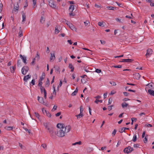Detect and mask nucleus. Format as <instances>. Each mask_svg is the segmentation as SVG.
I'll list each match as a JSON object with an SVG mask.
<instances>
[{"label": "nucleus", "instance_id": "nucleus-1", "mask_svg": "<svg viewBox=\"0 0 154 154\" xmlns=\"http://www.w3.org/2000/svg\"><path fill=\"white\" fill-rule=\"evenodd\" d=\"M71 127L68 125L65 127V128H63L62 129L57 130L56 135L59 137H63L65 135V133L68 132L70 131Z\"/></svg>", "mask_w": 154, "mask_h": 154}, {"label": "nucleus", "instance_id": "nucleus-2", "mask_svg": "<svg viewBox=\"0 0 154 154\" xmlns=\"http://www.w3.org/2000/svg\"><path fill=\"white\" fill-rule=\"evenodd\" d=\"M29 70V68L27 66H24L21 69V72L23 74L25 75Z\"/></svg>", "mask_w": 154, "mask_h": 154}, {"label": "nucleus", "instance_id": "nucleus-3", "mask_svg": "<svg viewBox=\"0 0 154 154\" xmlns=\"http://www.w3.org/2000/svg\"><path fill=\"white\" fill-rule=\"evenodd\" d=\"M133 150L134 149L132 147H131L130 146H128L125 148L124 150V152L125 153H128Z\"/></svg>", "mask_w": 154, "mask_h": 154}, {"label": "nucleus", "instance_id": "nucleus-4", "mask_svg": "<svg viewBox=\"0 0 154 154\" xmlns=\"http://www.w3.org/2000/svg\"><path fill=\"white\" fill-rule=\"evenodd\" d=\"M49 5L51 8H55L56 5L55 4V2L53 0H50L49 1Z\"/></svg>", "mask_w": 154, "mask_h": 154}, {"label": "nucleus", "instance_id": "nucleus-5", "mask_svg": "<svg viewBox=\"0 0 154 154\" xmlns=\"http://www.w3.org/2000/svg\"><path fill=\"white\" fill-rule=\"evenodd\" d=\"M40 89L41 90V92L42 93L43 91H44V97L45 99H46L47 97V92L46 90L42 86H41V87H40Z\"/></svg>", "mask_w": 154, "mask_h": 154}, {"label": "nucleus", "instance_id": "nucleus-6", "mask_svg": "<svg viewBox=\"0 0 154 154\" xmlns=\"http://www.w3.org/2000/svg\"><path fill=\"white\" fill-rule=\"evenodd\" d=\"M57 131L55 129H54L50 133V136L53 139H55L56 138V135Z\"/></svg>", "mask_w": 154, "mask_h": 154}, {"label": "nucleus", "instance_id": "nucleus-7", "mask_svg": "<svg viewBox=\"0 0 154 154\" xmlns=\"http://www.w3.org/2000/svg\"><path fill=\"white\" fill-rule=\"evenodd\" d=\"M66 24L69 26L70 29L72 30L75 31L76 30V28L75 27V26L72 25V23H67V22H66Z\"/></svg>", "mask_w": 154, "mask_h": 154}, {"label": "nucleus", "instance_id": "nucleus-8", "mask_svg": "<svg viewBox=\"0 0 154 154\" xmlns=\"http://www.w3.org/2000/svg\"><path fill=\"white\" fill-rule=\"evenodd\" d=\"M38 100L39 102L41 103H42L45 105H46V104L44 101L43 98L42 97H40L39 96L38 97Z\"/></svg>", "mask_w": 154, "mask_h": 154}, {"label": "nucleus", "instance_id": "nucleus-9", "mask_svg": "<svg viewBox=\"0 0 154 154\" xmlns=\"http://www.w3.org/2000/svg\"><path fill=\"white\" fill-rule=\"evenodd\" d=\"M17 7H16V8H15V7H14L12 11V13L15 14H16L17 13L19 8V5H17Z\"/></svg>", "mask_w": 154, "mask_h": 154}, {"label": "nucleus", "instance_id": "nucleus-10", "mask_svg": "<svg viewBox=\"0 0 154 154\" xmlns=\"http://www.w3.org/2000/svg\"><path fill=\"white\" fill-rule=\"evenodd\" d=\"M55 59V57L54 53H51V56L50 57V61H53Z\"/></svg>", "mask_w": 154, "mask_h": 154}, {"label": "nucleus", "instance_id": "nucleus-11", "mask_svg": "<svg viewBox=\"0 0 154 154\" xmlns=\"http://www.w3.org/2000/svg\"><path fill=\"white\" fill-rule=\"evenodd\" d=\"M152 51L151 49L149 48L148 49L146 56L147 57L148 56H150L152 54Z\"/></svg>", "mask_w": 154, "mask_h": 154}, {"label": "nucleus", "instance_id": "nucleus-12", "mask_svg": "<svg viewBox=\"0 0 154 154\" xmlns=\"http://www.w3.org/2000/svg\"><path fill=\"white\" fill-rule=\"evenodd\" d=\"M42 111L43 113H44V111H45V112L46 114V115L48 117H50L51 116V113H49L48 111H47L45 109L44 110L43 109H42Z\"/></svg>", "mask_w": 154, "mask_h": 154}, {"label": "nucleus", "instance_id": "nucleus-13", "mask_svg": "<svg viewBox=\"0 0 154 154\" xmlns=\"http://www.w3.org/2000/svg\"><path fill=\"white\" fill-rule=\"evenodd\" d=\"M31 75H29V74L28 75H26L23 78V80L26 82H27V80L30 78H31Z\"/></svg>", "mask_w": 154, "mask_h": 154}, {"label": "nucleus", "instance_id": "nucleus-14", "mask_svg": "<svg viewBox=\"0 0 154 154\" xmlns=\"http://www.w3.org/2000/svg\"><path fill=\"white\" fill-rule=\"evenodd\" d=\"M64 125L62 124L58 123L57 125V128H60V129H62L63 128H65V126H63Z\"/></svg>", "mask_w": 154, "mask_h": 154}, {"label": "nucleus", "instance_id": "nucleus-15", "mask_svg": "<svg viewBox=\"0 0 154 154\" xmlns=\"http://www.w3.org/2000/svg\"><path fill=\"white\" fill-rule=\"evenodd\" d=\"M133 60L130 59H123L122 61H120V62H131Z\"/></svg>", "mask_w": 154, "mask_h": 154}, {"label": "nucleus", "instance_id": "nucleus-16", "mask_svg": "<svg viewBox=\"0 0 154 154\" xmlns=\"http://www.w3.org/2000/svg\"><path fill=\"white\" fill-rule=\"evenodd\" d=\"M75 5H70L69 8V10L70 12H72L74 9Z\"/></svg>", "mask_w": 154, "mask_h": 154}, {"label": "nucleus", "instance_id": "nucleus-17", "mask_svg": "<svg viewBox=\"0 0 154 154\" xmlns=\"http://www.w3.org/2000/svg\"><path fill=\"white\" fill-rule=\"evenodd\" d=\"M140 76V75L139 73H136L134 74V77L136 79H139Z\"/></svg>", "mask_w": 154, "mask_h": 154}, {"label": "nucleus", "instance_id": "nucleus-18", "mask_svg": "<svg viewBox=\"0 0 154 154\" xmlns=\"http://www.w3.org/2000/svg\"><path fill=\"white\" fill-rule=\"evenodd\" d=\"M68 67L69 69H71V72H73L74 71V68L72 63H69V64Z\"/></svg>", "mask_w": 154, "mask_h": 154}, {"label": "nucleus", "instance_id": "nucleus-19", "mask_svg": "<svg viewBox=\"0 0 154 154\" xmlns=\"http://www.w3.org/2000/svg\"><path fill=\"white\" fill-rule=\"evenodd\" d=\"M22 22H24L26 21V16L25 13H24L23 11L22 12Z\"/></svg>", "mask_w": 154, "mask_h": 154}, {"label": "nucleus", "instance_id": "nucleus-20", "mask_svg": "<svg viewBox=\"0 0 154 154\" xmlns=\"http://www.w3.org/2000/svg\"><path fill=\"white\" fill-rule=\"evenodd\" d=\"M121 105L123 109H125L127 107V106L128 105V104L125 102H124Z\"/></svg>", "mask_w": 154, "mask_h": 154}, {"label": "nucleus", "instance_id": "nucleus-21", "mask_svg": "<svg viewBox=\"0 0 154 154\" xmlns=\"http://www.w3.org/2000/svg\"><path fill=\"white\" fill-rule=\"evenodd\" d=\"M22 63L20 60L18 59L17 61V66L19 67H21L22 66Z\"/></svg>", "mask_w": 154, "mask_h": 154}, {"label": "nucleus", "instance_id": "nucleus-22", "mask_svg": "<svg viewBox=\"0 0 154 154\" xmlns=\"http://www.w3.org/2000/svg\"><path fill=\"white\" fill-rule=\"evenodd\" d=\"M129 128H122L119 130V132L120 133H122L123 132H125V131L126 130H129Z\"/></svg>", "mask_w": 154, "mask_h": 154}, {"label": "nucleus", "instance_id": "nucleus-23", "mask_svg": "<svg viewBox=\"0 0 154 154\" xmlns=\"http://www.w3.org/2000/svg\"><path fill=\"white\" fill-rule=\"evenodd\" d=\"M148 92L150 94L154 96V91L151 89H149L148 90Z\"/></svg>", "mask_w": 154, "mask_h": 154}, {"label": "nucleus", "instance_id": "nucleus-24", "mask_svg": "<svg viewBox=\"0 0 154 154\" xmlns=\"http://www.w3.org/2000/svg\"><path fill=\"white\" fill-rule=\"evenodd\" d=\"M148 86L149 88H152L154 89V84L153 83H149L148 85Z\"/></svg>", "mask_w": 154, "mask_h": 154}, {"label": "nucleus", "instance_id": "nucleus-25", "mask_svg": "<svg viewBox=\"0 0 154 154\" xmlns=\"http://www.w3.org/2000/svg\"><path fill=\"white\" fill-rule=\"evenodd\" d=\"M39 55L38 54V52H37L36 55L35 57L34 58V59H35V60H36L37 61H38V60L39 59Z\"/></svg>", "mask_w": 154, "mask_h": 154}, {"label": "nucleus", "instance_id": "nucleus-26", "mask_svg": "<svg viewBox=\"0 0 154 154\" xmlns=\"http://www.w3.org/2000/svg\"><path fill=\"white\" fill-rule=\"evenodd\" d=\"M47 130L50 133L52 131H53L54 129L53 128V127H51L48 128H47Z\"/></svg>", "mask_w": 154, "mask_h": 154}, {"label": "nucleus", "instance_id": "nucleus-27", "mask_svg": "<svg viewBox=\"0 0 154 154\" xmlns=\"http://www.w3.org/2000/svg\"><path fill=\"white\" fill-rule=\"evenodd\" d=\"M78 88H76L75 90L71 94V95L72 96L75 95L78 92Z\"/></svg>", "mask_w": 154, "mask_h": 154}, {"label": "nucleus", "instance_id": "nucleus-28", "mask_svg": "<svg viewBox=\"0 0 154 154\" xmlns=\"http://www.w3.org/2000/svg\"><path fill=\"white\" fill-rule=\"evenodd\" d=\"M107 8L109 10H115L116 9V7H113L112 6L107 7Z\"/></svg>", "mask_w": 154, "mask_h": 154}, {"label": "nucleus", "instance_id": "nucleus-29", "mask_svg": "<svg viewBox=\"0 0 154 154\" xmlns=\"http://www.w3.org/2000/svg\"><path fill=\"white\" fill-rule=\"evenodd\" d=\"M19 36L20 37L23 35L22 31L21 30V27L19 28Z\"/></svg>", "mask_w": 154, "mask_h": 154}, {"label": "nucleus", "instance_id": "nucleus-30", "mask_svg": "<svg viewBox=\"0 0 154 154\" xmlns=\"http://www.w3.org/2000/svg\"><path fill=\"white\" fill-rule=\"evenodd\" d=\"M62 82L61 80H60V83L57 88V91H59V88L60 87L62 86Z\"/></svg>", "mask_w": 154, "mask_h": 154}, {"label": "nucleus", "instance_id": "nucleus-31", "mask_svg": "<svg viewBox=\"0 0 154 154\" xmlns=\"http://www.w3.org/2000/svg\"><path fill=\"white\" fill-rule=\"evenodd\" d=\"M43 125L45 127V128L47 129V128H49V127H48V125L49 124V123H47V122H44L43 123Z\"/></svg>", "mask_w": 154, "mask_h": 154}, {"label": "nucleus", "instance_id": "nucleus-32", "mask_svg": "<svg viewBox=\"0 0 154 154\" xmlns=\"http://www.w3.org/2000/svg\"><path fill=\"white\" fill-rule=\"evenodd\" d=\"M16 67L15 66L14 67H10V70L11 72V73H13L14 72V70L15 69Z\"/></svg>", "mask_w": 154, "mask_h": 154}, {"label": "nucleus", "instance_id": "nucleus-33", "mask_svg": "<svg viewBox=\"0 0 154 154\" xmlns=\"http://www.w3.org/2000/svg\"><path fill=\"white\" fill-rule=\"evenodd\" d=\"M83 116V113H80L78 115H76V116L77 117V118H80L82 117V116Z\"/></svg>", "mask_w": 154, "mask_h": 154}, {"label": "nucleus", "instance_id": "nucleus-34", "mask_svg": "<svg viewBox=\"0 0 154 154\" xmlns=\"http://www.w3.org/2000/svg\"><path fill=\"white\" fill-rule=\"evenodd\" d=\"M33 2V8L34 9L35 8V6L36 4V0H32Z\"/></svg>", "mask_w": 154, "mask_h": 154}, {"label": "nucleus", "instance_id": "nucleus-35", "mask_svg": "<svg viewBox=\"0 0 154 154\" xmlns=\"http://www.w3.org/2000/svg\"><path fill=\"white\" fill-rule=\"evenodd\" d=\"M5 128L8 130H11L13 128V127L11 126H6Z\"/></svg>", "mask_w": 154, "mask_h": 154}, {"label": "nucleus", "instance_id": "nucleus-36", "mask_svg": "<svg viewBox=\"0 0 154 154\" xmlns=\"http://www.w3.org/2000/svg\"><path fill=\"white\" fill-rule=\"evenodd\" d=\"M41 146H42L43 148L45 149H47V145L46 144H45V143L42 144L41 145Z\"/></svg>", "mask_w": 154, "mask_h": 154}, {"label": "nucleus", "instance_id": "nucleus-37", "mask_svg": "<svg viewBox=\"0 0 154 154\" xmlns=\"http://www.w3.org/2000/svg\"><path fill=\"white\" fill-rule=\"evenodd\" d=\"M40 21L41 23H44L45 21V18H43L42 17L41 18Z\"/></svg>", "mask_w": 154, "mask_h": 154}, {"label": "nucleus", "instance_id": "nucleus-38", "mask_svg": "<svg viewBox=\"0 0 154 154\" xmlns=\"http://www.w3.org/2000/svg\"><path fill=\"white\" fill-rule=\"evenodd\" d=\"M132 140L134 142H135L136 141V140H137V136H136V134H134V135Z\"/></svg>", "mask_w": 154, "mask_h": 154}, {"label": "nucleus", "instance_id": "nucleus-39", "mask_svg": "<svg viewBox=\"0 0 154 154\" xmlns=\"http://www.w3.org/2000/svg\"><path fill=\"white\" fill-rule=\"evenodd\" d=\"M82 143V142L81 141H79L78 142H76L75 143H73L72 144V145H75L77 144H78L79 145H81Z\"/></svg>", "mask_w": 154, "mask_h": 154}, {"label": "nucleus", "instance_id": "nucleus-40", "mask_svg": "<svg viewBox=\"0 0 154 154\" xmlns=\"http://www.w3.org/2000/svg\"><path fill=\"white\" fill-rule=\"evenodd\" d=\"M98 25L100 26L103 27L104 26L103 25V22H99L98 23Z\"/></svg>", "mask_w": 154, "mask_h": 154}, {"label": "nucleus", "instance_id": "nucleus-41", "mask_svg": "<svg viewBox=\"0 0 154 154\" xmlns=\"http://www.w3.org/2000/svg\"><path fill=\"white\" fill-rule=\"evenodd\" d=\"M23 62L25 64H26L27 63L26 62V57H24L21 59Z\"/></svg>", "mask_w": 154, "mask_h": 154}, {"label": "nucleus", "instance_id": "nucleus-42", "mask_svg": "<svg viewBox=\"0 0 154 154\" xmlns=\"http://www.w3.org/2000/svg\"><path fill=\"white\" fill-rule=\"evenodd\" d=\"M55 31V33L56 34H58L59 32L60 31L58 29V28L57 26L56 27Z\"/></svg>", "mask_w": 154, "mask_h": 154}, {"label": "nucleus", "instance_id": "nucleus-43", "mask_svg": "<svg viewBox=\"0 0 154 154\" xmlns=\"http://www.w3.org/2000/svg\"><path fill=\"white\" fill-rule=\"evenodd\" d=\"M100 102L101 103L102 102V100H98L96 99L94 101V103H96L97 104H98V103Z\"/></svg>", "mask_w": 154, "mask_h": 154}, {"label": "nucleus", "instance_id": "nucleus-44", "mask_svg": "<svg viewBox=\"0 0 154 154\" xmlns=\"http://www.w3.org/2000/svg\"><path fill=\"white\" fill-rule=\"evenodd\" d=\"M35 116L38 118V119H39L40 115L37 112H35Z\"/></svg>", "mask_w": 154, "mask_h": 154}, {"label": "nucleus", "instance_id": "nucleus-45", "mask_svg": "<svg viewBox=\"0 0 154 154\" xmlns=\"http://www.w3.org/2000/svg\"><path fill=\"white\" fill-rule=\"evenodd\" d=\"M46 85L47 86V87H48L50 85V81L48 78L47 79V81L46 82Z\"/></svg>", "mask_w": 154, "mask_h": 154}, {"label": "nucleus", "instance_id": "nucleus-46", "mask_svg": "<svg viewBox=\"0 0 154 154\" xmlns=\"http://www.w3.org/2000/svg\"><path fill=\"white\" fill-rule=\"evenodd\" d=\"M85 25V26H87L88 24H89L90 22L88 20H87L85 22H84Z\"/></svg>", "mask_w": 154, "mask_h": 154}, {"label": "nucleus", "instance_id": "nucleus-47", "mask_svg": "<svg viewBox=\"0 0 154 154\" xmlns=\"http://www.w3.org/2000/svg\"><path fill=\"white\" fill-rule=\"evenodd\" d=\"M137 120V119L136 118H132L131 119V125H133V122H134V120Z\"/></svg>", "mask_w": 154, "mask_h": 154}, {"label": "nucleus", "instance_id": "nucleus-48", "mask_svg": "<svg viewBox=\"0 0 154 154\" xmlns=\"http://www.w3.org/2000/svg\"><path fill=\"white\" fill-rule=\"evenodd\" d=\"M35 59L33 58L32 59V62L30 64L32 65H34L35 64Z\"/></svg>", "mask_w": 154, "mask_h": 154}, {"label": "nucleus", "instance_id": "nucleus-49", "mask_svg": "<svg viewBox=\"0 0 154 154\" xmlns=\"http://www.w3.org/2000/svg\"><path fill=\"white\" fill-rule=\"evenodd\" d=\"M109 83L112 86H115L116 85V83L114 82H110Z\"/></svg>", "mask_w": 154, "mask_h": 154}, {"label": "nucleus", "instance_id": "nucleus-50", "mask_svg": "<svg viewBox=\"0 0 154 154\" xmlns=\"http://www.w3.org/2000/svg\"><path fill=\"white\" fill-rule=\"evenodd\" d=\"M53 88L54 90L53 91V93L55 94V95H56V90H55V87L54 86V85L53 86Z\"/></svg>", "mask_w": 154, "mask_h": 154}, {"label": "nucleus", "instance_id": "nucleus-51", "mask_svg": "<svg viewBox=\"0 0 154 154\" xmlns=\"http://www.w3.org/2000/svg\"><path fill=\"white\" fill-rule=\"evenodd\" d=\"M61 21L62 22L64 23H66V22H67V23H69V22L68 21L66 20V19H62L61 20Z\"/></svg>", "mask_w": 154, "mask_h": 154}, {"label": "nucleus", "instance_id": "nucleus-52", "mask_svg": "<svg viewBox=\"0 0 154 154\" xmlns=\"http://www.w3.org/2000/svg\"><path fill=\"white\" fill-rule=\"evenodd\" d=\"M113 67L115 68H121L122 67V66L120 65H119L118 66H113Z\"/></svg>", "mask_w": 154, "mask_h": 154}, {"label": "nucleus", "instance_id": "nucleus-53", "mask_svg": "<svg viewBox=\"0 0 154 154\" xmlns=\"http://www.w3.org/2000/svg\"><path fill=\"white\" fill-rule=\"evenodd\" d=\"M42 81H40V80H39V83L38 84V85L39 86H40V87H41L42 86Z\"/></svg>", "mask_w": 154, "mask_h": 154}, {"label": "nucleus", "instance_id": "nucleus-54", "mask_svg": "<svg viewBox=\"0 0 154 154\" xmlns=\"http://www.w3.org/2000/svg\"><path fill=\"white\" fill-rule=\"evenodd\" d=\"M139 144H134V148H137L139 147Z\"/></svg>", "mask_w": 154, "mask_h": 154}, {"label": "nucleus", "instance_id": "nucleus-55", "mask_svg": "<svg viewBox=\"0 0 154 154\" xmlns=\"http://www.w3.org/2000/svg\"><path fill=\"white\" fill-rule=\"evenodd\" d=\"M95 72L97 73H100L101 72V70L99 69H96Z\"/></svg>", "mask_w": 154, "mask_h": 154}, {"label": "nucleus", "instance_id": "nucleus-56", "mask_svg": "<svg viewBox=\"0 0 154 154\" xmlns=\"http://www.w3.org/2000/svg\"><path fill=\"white\" fill-rule=\"evenodd\" d=\"M57 106H54L53 109L52 110V111H54L55 110H56L57 108Z\"/></svg>", "mask_w": 154, "mask_h": 154}, {"label": "nucleus", "instance_id": "nucleus-57", "mask_svg": "<svg viewBox=\"0 0 154 154\" xmlns=\"http://www.w3.org/2000/svg\"><path fill=\"white\" fill-rule=\"evenodd\" d=\"M116 132V129H114V131H113L112 132V134L113 135V136H114V135H115Z\"/></svg>", "mask_w": 154, "mask_h": 154}, {"label": "nucleus", "instance_id": "nucleus-58", "mask_svg": "<svg viewBox=\"0 0 154 154\" xmlns=\"http://www.w3.org/2000/svg\"><path fill=\"white\" fill-rule=\"evenodd\" d=\"M3 5L2 4L0 3V13H1L2 10Z\"/></svg>", "mask_w": 154, "mask_h": 154}, {"label": "nucleus", "instance_id": "nucleus-59", "mask_svg": "<svg viewBox=\"0 0 154 154\" xmlns=\"http://www.w3.org/2000/svg\"><path fill=\"white\" fill-rule=\"evenodd\" d=\"M123 94L124 95L126 96H128V95L129 94V93L125 92H124Z\"/></svg>", "mask_w": 154, "mask_h": 154}, {"label": "nucleus", "instance_id": "nucleus-60", "mask_svg": "<svg viewBox=\"0 0 154 154\" xmlns=\"http://www.w3.org/2000/svg\"><path fill=\"white\" fill-rule=\"evenodd\" d=\"M83 111V109L82 107V106H81L80 107V113H82V112Z\"/></svg>", "mask_w": 154, "mask_h": 154}, {"label": "nucleus", "instance_id": "nucleus-61", "mask_svg": "<svg viewBox=\"0 0 154 154\" xmlns=\"http://www.w3.org/2000/svg\"><path fill=\"white\" fill-rule=\"evenodd\" d=\"M61 114V112H57V113L55 114V116L56 117H58V116H60V115Z\"/></svg>", "mask_w": 154, "mask_h": 154}, {"label": "nucleus", "instance_id": "nucleus-62", "mask_svg": "<svg viewBox=\"0 0 154 154\" xmlns=\"http://www.w3.org/2000/svg\"><path fill=\"white\" fill-rule=\"evenodd\" d=\"M143 141L145 143H146L147 142V138L146 137H145L144 138Z\"/></svg>", "mask_w": 154, "mask_h": 154}, {"label": "nucleus", "instance_id": "nucleus-63", "mask_svg": "<svg viewBox=\"0 0 154 154\" xmlns=\"http://www.w3.org/2000/svg\"><path fill=\"white\" fill-rule=\"evenodd\" d=\"M69 16L71 17V16H75V15L74 14H73L72 12H70L69 13Z\"/></svg>", "mask_w": 154, "mask_h": 154}, {"label": "nucleus", "instance_id": "nucleus-64", "mask_svg": "<svg viewBox=\"0 0 154 154\" xmlns=\"http://www.w3.org/2000/svg\"><path fill=\"white\" fill-rule=\"evenodd\" d=\"M31 83L33 85H34L35 84V80L34 79H32L31 82Z\"/></svg>", "mask_w": 154, "mask_h": 154}]
</instances>
